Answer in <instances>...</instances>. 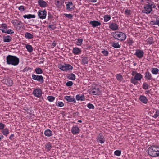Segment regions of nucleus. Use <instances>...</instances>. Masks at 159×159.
Instances as JSON below:
<instances>
[{
	"label": "nucleus",
	"mask_w": 159,
	"mask_h": 159,
	"mask_svg": "<svg viewBox=\"0 0 159 159\" xmlns=\"http://www.w3.org/2000/svg\"><path fill=\"white\" fill-rule=\"evenodd\" d=\"M19 59L16 56L9 55L6 57V62L8 64L17 66L19 64Z\"/></svg>",
	"instance_id": "1"
},
{
	"label": "nucleus",
	"mask_w": 159,
	"mask_h": 159,
	"mask_svg": "<svg viewBox=\"0 0 159 159\" xmlns=\"http://www.w3.org/2000/svg\"><path fill=\"white\" fill-rule=\"evenodd\" d=\"M148 154L155 157L159 156V146H152L149 147L148 150Z\"/></svg>",
	"instance_id": "2"
},
{
	"label": "nucleus",
	"mask_w": 159,
	"mask_h": 159,
	"mask_svg": "<svg viewBox=\"0 0 159 159\" xmlns=\"http://www.w3.org/2000/svg\"><path fill=\"white\" fill-rule=\"evenodd\" d=\"M112 36L116 39L121 41L124 40L126 38V35L123 33L116 31L111 34Z\"/></svg>",
	"instance_id": "3"
},
{
	"label": "nucleus",
	"mask_w": 159,
	"mask_h": 159,
	"mask_svg": "<svg viewBox=\"0 0 159 159\" xmlns=\"http://www.w3.org/2000/svg\"><path fill=\"white\" fill-rule=\"evenodd\" d=\"M152 4L150 5L149 4L145 5L144 7V9L142 10V12L147 14H150L152 11Z\"/></svg>",
	"instance_id": "4"
},
{
	"label": "nucleus",
	"mask_w": 159,
	"mask_h": 159,
	"mask_svg": "<svg viewBox=\"0 0 159 159\" xmlns=\"http://www.w3.org/2000/svg\"><path fill=\"white\" fill-rule=\"evenodd\" d=\"M59 68L62 70L67 71L69 70H72L73 67L69 64H65L63 65L60 66Z\"/></svg>",
	"instance_id": "5"
},
{
	"label": "nucleus",
	"mask_w": 159,
	"mask_h": 159,
	"mask_svg": "<svg viewBox=\"0 0 159 159\" xmlns=\"http://www.w3.org/2000/svg\"><path fill=\"white\" fill-rule=\"evenodd\" d=\"M32 77L33 79L38 81L41 83H43L44 81L43 77L41 75H37L33 74L32 75Z\"/></svg>",
	"instance_id": "6"
},
{
	"label": "nucleus",
	"mask_w": 159,
	"mask_h": 159,
	"mask_svg": "<svg viewBox=\"0 0 159 159\" xmlns=\"http://www.w3.org/2000/svg\"><path fill=\"white\" fill-rule=\"evenodd\" d=\"M42 91L39 88H37L33 91V94L34 96L38 97H40L42 95Z\"/></svg>",
	"instance_id": "7"
},
{
	"label": "nucleus",
	"mask_w": 159,
	"mask_h": 159,
	"mask_svg": "<svg viewBox=\"0 0 159 159\" xmlns=\"http://www.w3.org/2000/svg\"><path fill=\"white\" fill-rule=\"evenodd\" d=\"M38 16L40 19H45L46 16V11L45 10L43 11L39 10L38 12Z\"/></svg>",
	"instance_id": "8"
},
{
	"label": "nucleus",
	"mask_w": 159,
	"mask_h": 159,
	"mask_svg": "<svg viewBox=\"0 0 159 159\" xmlns=\"http://www.w3.org/2000/svg\"><path fill=\"white\" fill-rule=\"evenodd\" d=\"M143 54L144 52L143 51L139 49L136 50V52L135 53V55H136L139 58H142L143 57Z\"/></svg>",
	"instance_id": "9"
},
{
	"label": "nucleus",
	"mask_w": 159,
	"mask_h": 159,
	"mask_svg": "<svg viewBox=\"0 0 159 159\" xmlns=\"http://www.w3.org/2000/svg\"><path fill=\"white\" fill-rule=\"evenodd\" d=\"M91 93L94 95H99L100 94L99 88L98 87L93 88L91 91Z\"/></svg>",
	"instance_id": "10"
},
{
	"label": "nucleus",
	"mask_w": 159,
	"mask_h": 159,
	"mask_svg": "<svg viewBox=\"0 0 159 159\" xmlns=\"http://www.w3.org/2000/svg\"><path fill=\"white\" fill-rule=\"evenodd\" d=\"M89 23L93 27H95L97 26H100L101 25L100 22L96 20L91 21Z\"/></svg>",
	"instance_id": "11"
},
{
	"label": "nucleus",
	"mask_w": 159,
	"mask_h": 159,
	"mask_svg": "<svg viewBox=\"0 0 159 159\" xmlns=\"http://www.w3.org/2000/svg\"><path fill=\"white\" fill-rule=\"evenodd\" d=\"M64 99L69 102H73L74 103H75L76 102L75 99L70 96H66L64 97Z\"/></svg>",
	"instance_id": "12"
},
{
	"label": "nucleus",
	"mask_w": 159,
	"mask_h": 159,
	"mask_svg": "<svg viewBox=\"0 0 159 159\" xmlns=\"http://www.w3.org/2000/svg\"><path fill=\"white\" fill-rule=\"evenodd\" d=\"M38 3L40 7H45L47 6L46 2L43 0H39L38 1Z\"/></svg>",
	"instance_id": "13"
},
{
	"label": "nucleus",
	"mask_w": 159,
	"mask_h": 159,
	"mask_svg": "<svg viewBox=\"0 0 159 159\" xmlns=\"http://www.w3.org/2000/svg\"><path fill=\"white\" fill-rule=\"evenodd\" d=\"M72 52L75 54H79L81 53V50L77 48H74L72 50Z\"/></svg>",
	"instance_id": "14"
},
{
	"label": "nucleus",
	"mask_w": 159,
	"mask_h": 159,
	"mask_svg": "<svg viewBox=\"0 0 159 159\" xmlns=\"http://www.w3.org/2000/svg\"><path fill=\"white\" fill-rule=\"evenodd\" d=\"M140 101L143 103L146 104L148 102V99L146 97L144 96H141L139 97Z\"/></svg>",
	"instance_id": "15"
},
{
	"label": "nucleus",
	"mask_w": 159,
	"mask_h": 159,
	"mask_svg": "<svg viewBox=\"0 0 159 159\" xmlns=\"http://www.w3.org/2000/svg\"><path fill=\"white\" fill-rule=\"evenodd\" d=\"M76 99L77 100H80L81 101L85 100V97L84 95H80V94H78L76 97Z\"/></svg>",
	"instance_id": "16"
},
{
	"label": "nucleus",
	"mask_w": 159,
	"mask_h": 159,
	"mask_svg": "<svg viewBox=\"0 0 159 159\" xmlns=\"http://www.w3.org/2000/svg\"><path fill=\"white\" fill-rule=\"evenodd\" d=\"M109 28L113 30H116L118 29V25L116 24L112 23L110 25Z\"/></svg>",
	"instance_id": "17"
},
{
	"label": "nucleus",
	"mask_w": 159,
	"mask_h": 159,
	"mask_svg": "<svg viewBox=\"0 0 159 159\" xmlns=\"http://www.w3.org/2000/svg\"><path fill=\"white\" fill-rule=\"evenodd\" d=\"M6 84L8 86H11L13 84L12 80L11 79L8 78L5 80Z\"/></svg>",
	"instance_id": "18"
},
{
	"label": "nucleus",
	"mask_w": 159,
	"mask_h": 159,
	"mask_svg": "<svg viewBox=\"0 0 159 159\" xmlns=\"http://www.w3.org/2000/svg\"><path fill=\"white\" fill-rule=\"evenodd\" d=\"M71 131L73 134H75L78 133L80 131V130L78 127L75 126L72 128Z\"/></svg>",
	"instance_id": "19"
},
{
	"label": "nucleus",
	"mask_w": 159,
	"mask_h": 159,
	"mask_svg": "<svg viewBox=\"0 0 159 159\" xmlns=\"http://www.w3.org/2000/svg\"><path fill=\"white\" fill-rule=\"evenodd\" d=\"M55 4L56 6L58 8H60L63 4L62 1L57 0L55 1Z\"/></svg>",
	"instance_id": "20"
},
{
	"label": "nucleus",
	"mask_w": 159,
	"mask_h": 159,
	"mask_svg": "<svg viewBox=\"0 0 159 159\" xmlns=\"http://www.w3.org/2000/svg\"><path fill=\"white\" fill-rule=\"evenodd\" d=\"M142 78V75L140 73H137L134 76V79L138 80H140Z\"/></svg>",
	"instance_id": "21"
},
{
	"label": "nucleus",
	"mask_w": 159,
	"mask_h": 159,
	"mask_svg": "<svg viewBox=\"0 0 159 159\" xmlns=\"http://www.w3.org/2000/svg\"><path fill=\"white\" fill-rule=\"evenodd\" d=\"M67 77L68 78L72 80H75V74L73 73L68 75Z\"/></svg>",
	"instance_id": "22"
},
{
	"label": "nucleus",
	"mask_w": 159,
	"mask_h": 159,
	"mask_svg": "<svg viewBox=\"0 0 159 159\" xmlns=\"http://www.w3.org/2000/svg\"><path fill=\"white\" fill-rule=\"evenodd\" d=\"M145 77L148 80H151L152 79L151 74L148 71H147L145 73Z\"/></svg>",
	"instance_id": "23"
},
{
	"label": "nucleus",
	"mask_w": 159,
	"mask_h": 159,
	"mask_svg": "<svg viewBox=\"0 0 159 159\" xmlns=\"http://www.w3.org/2000/svg\"><path fill=\"white\" fill-rule=\"evenodd\" d=\"M34 15H31L30 14L28 15H24L23 17L24 18L30 19V18H34L35 17Z\"/></svg>",
	"instance_id": "24"
},
{
	"label": "nucleus",
	"mask_w": 159,
	"mask_h": 159,
	"mask_svg": "<svg viewBox=\"0 0 159 159\" xmlns=\"http://www.w3.org/2000/svg\"><path fill=\"white\" fill-rule=\"evenodd\" d=\"M44 134L46 136L49 137L52 135V131L49 129H47L45 131Z\"/></svg>",
	"instance_id": "25"
},
{
	"label": "nucleus",
	"mask_w": 159,
	"mask_h": 159,
	"mask_svg": "<svg viewBox=\"0 0 159 159\" xmlns=\"http://www.w3.org/2000/svg\"><path fill=\"white\" fill-rule=\"evenodd\" d=\"M73 5L72 3L71 2H68V4H66V9L67 10H70L72 8V6Z\"/></svg>",
	"instance_id": "26"
},
{
	"label": "nucleus",
	"mask_w": 159,
	"mask_h": 159,
	"mask_svg": "<svg viewBox=\"0 0 159 159\" xmlns=\"http://www.w3.org/2000/svg\"><path fill=\"white\" fill-rule=\"evenodd\" d=\"M11 37L9 36H7L4 37L3 41L5 42H10L11 40Z\"/></svg>",
	"instance_id": "27"
},
{
	"label": "nucleus",
	"mask_w": 159,
	"mask_h": 159,
	"mask_svg": "<svg viewBox=\"0 0 159 159\" xmlns=\"http://www.w3.org/2000/svg\"><path fill=\"white\" fill-rule=\"evenodd\" d=\"M25 37L26 38L28 39H31L33 38V35L30 33L28 32H26L25 33Z\"/></svg>",
	"instance_id": "28"
},
{
	"label": "nucleus",
	"mask_w": 159,
	"mask_h": 159,
	"mask_svg": "<svg viewBox=\"0 0 159 159\" xmlns=\"http://www.w3.org/2000/svg\"><path fill=\"white\" fill-rule=\"evenodd\" d=\"M26 48L29 52H32L33 49L31 45L27 44L26 46Z\"/></svg>",
	"instance_id": "29"
},
{
	"label": "nucleus",
	"mask_w": 159,
	"mask_h": 159,
	"mask_svg": "<svg viewBox=\"0 0 159 159\" xmlns=\"http://www.w3.org/2000/svg\"><path fill=\"white\" fill-rule=\"evenodd\" d=\"M88 61L89 60L87 57L83 58L82 59V62L83 64H87L88 63Z\"/></svg>",
	"instance_id": "30"
},
{
	"label": "nucleus",
	"mask_w": 159,
	"mask_h": 159,
	"mask_svg": "<svg viewBox=\"0 0 159 159\" xmlns=\"http://www.w3.org/2000/svg\"><path fill=\"white\" fill-rule=\"evenodd\" d=\"M2 133L4 135L7 136L9 133L8 129L7 128L4 129L2 131Z\"/></svg>",
	"instance_id": "31"
},
{
	"label": "nucleus",
	"mask_w": 159,
	"mask_h": 159,
	"mask_svg": "<svg viewBox=\"0 0 159 159\" xmlns=\"http://www.w3.org/2000/svg\"><path fill=\"white\" fill-rule=\"evenodd\" d=\"M159 70L156 68H152L151 71L154 74H157L158 73Z\"/></svg>",
	"instance_id": "32"
},
{
	"label": "nucleus",
	"mask_w": 159,
	"mask_h": 159,
	"mask_svg": "<svg viewBox=\"0 0 159 159\" xmlns=\"http://www.w3.org/2000/svg\"><path fill=\"white\" fill-rule=\"evenodd\" d=\"M36 73L37 74H41L43 73L42 70L39 68H36L35 70Z\"/></svg>",
	"instance_id": "33"
},
{
	"label": "nucleus",
	"mask_w": 159,
	"mask_h": 159,
	"mask_svg": "<svg viewBox=\"0 0 159 159\" xmlns=\"http://www.w3.org/2000/svg\"><path fill=\"white\" fill-rule=\"evenodd\" d=\"M151 24L153 25H157L159 27V19H156V21H151Z\"/></svg>",
	"instance_id": "34"
},
{
	"label": "nucleus",
	"mask_w": 159,
	"mask_h": 159,
	"mask_svg": "<svg viewBox=\"0 0 159 159\" xmlns=\"http://www.w3.org/2000/svg\"><path fill=\"white\" fill-rule=\"evenodd\" d=\"M111 46L116 48H120V46L118 44V43H112Z\"/></svg>",
	"instance_id": "35"
},
{
	"label": "nucleus",
	"mask_w": 159,
	"mask_h": 159,
	"mask_svg": "<svg viewBox=\"0 0 159 159\" xmlns=\"http://www.w3.org/2000/svg\"><path fill=\"white\" fill-rule=\"evenodd\" d=\"M137 80H136L133 77H132L131 79V83L134 84V85H137L138 84V82Z\"/></svg>",
	"instance_id": "36"
},
{
	"label": "nucleus",
	"mask_w": 159,
	"mask_h": 159,
	"mask_svg": "<svg viewBox=\"0 0 159 159\" xmlns=\"http://www.w3.org/2000/svg\"><path fill=\"white\" fill-rule=\"evenodd\" d=\"M104 20L105 22H107L109 21L111 19V17L109 15H106L104 17Z\"/></svg>",
	"instance_id": "37"
},
{
	"label": "nucleus",
	"mask_w": 159,
	"mask_h": 159,
	"mask_svg": "<svg viewBox=\"0 0 159 159\" xmlns=\"http://www.w3.org/2000/svg\"><path fill=\"white\" fill-rule=\"evenodd\" d=\"M116 79L119 80H122L123 79V78L122 75L119 74H117L116 75Z\"/></svg>",
	"instance_id": "38"
},
{
	"label": "nucleus",
	"mask_w": 159,
	"mask_h": 159,
	"mask_svg": "<svg viewBox=\"0 0 159 159\" xmlns=\"http://www.w3.org/2000/svg\"><path fill=\"white\" fill-rule=\"evenodd\" d=\"M55 98V97L52 96H48L47 97L48 100L51 102H53Z\"/></svg>",
	"instance_id": "39"
},
{
	"label": "nucleus",
	"mask_w": 159,
	"mask_h": 159,
	"mask_svg": "<svg viewBox=\"0 0 159 159\" xmlns=\"http://www.w3.org/2000/svg\"><path fill=\"white\" fill-rule=\"evenodd\" d=\"M148 87H149V85L146 83H144L143 84V89H144L145 90H147V89H148Z\"/></svg>",
	"instance_id": "40"
},
{
	"label": "nucleus",
	"mask_w": 159,
	"mask_h": 159,
	"mask_svg": "<svg viewBox=\"0 0 159 159\" xmlns=\"http://www.w3.org/2000/svg\"><path fill=\"white\" fill-rule=\"evenodd\" d=\"M121 151L120 150H117L115 151L114 154L117 156H119L120 155Z\"/></svg>",
	"instance_id": "41"
},
{
	"label": "nucleus",
	"mask_w": 159,
	"mask_h": 159,
	"mask_svg": "<svg viewBox=\"0 0 159 159\" xmlns=\"http://www.w3.org/2000/svg\"><path fill=\"white\" fill-rule=\"evenodd\" d=\"M83 40L81 39H78L77 42V45H81V43L82 42Z\"/></svg>",
	"instance_id": "42"
},
{
	"label": "nucleus",
	"mask_w": 159,
	"mask_h": 159,
	"mask_svg": "<svg viewBox=\"0 0 159 159\" xmlns=\"http://www.w3.org/2000/svg\"><path fill=\"white\" fill-rule=\"evenodd\" d=\"M56 105L60 107H62L64 105V103L61 102H58Z\"/></svg>",
	"instance_id": "43"
},
{
	"label": "nucleus",
	"mask_w": 159,
	"mask_h": 159,
	"mask_svg": "<svg viewBox=\"0 0 159 159\" xmlns=\"http://www.w3.org/2000/svg\"><path fill=\"white\" fill-rule=\"evenodd\" d=\"M158 116H159V111L157 110L156 111L155 114L152 116V117L156 118Z\"/></svg>",
	"instance_id": "44"
},
{
	"label": "nucleus",
	"mask_w": 159,
	"mask_h": 159,
	"mask_svg": "<svg viewBox=\"0 0 159 159\" xmlns=\"http://www.w3.org/2000/svg\"><path fill=\"white\" fill-rule=\"evenodd\" d=\"M64 15L66 16V17L70 19L72 18L73 17L72 15L71 14H64Z\"/></svg>",
	"instance_id": "45"
},
{
	"label": "nucleus",
	"mask_w": 159,
	"mask_h": 159,
	"mask_svg": "<svg viewBox=\"0 0 159 159\" xmlns=\"http://www.w3.org/2000/svg\"><path fill=\"white\" fill-rule=\"evenodd\" d=\"M87 107L90 109H93L94 107V106L92 104L90 103H89L88 104Z\"/></svg>",
	"instance_id": "46"
},
{
	"label": "nucleus",
	"mask_w": 159,
	"mask_h": 159,
	"mask_svg": "<svg viewBox=\"0 0 159 159\" xmlns=\"http://www.w3.org/2000/svg\"><path fill=\"white\" fill-rule=\"evenodd\" d=\"M73 83L71 81H69L67 82L66 84V85L67 86H71L72 85Z\"/></svg>",
	"instance_id": "47"
},
{
	"label": "nucleus",
	"mask_w": 159,
	"mask_h": 159,
	"mask_svg": "<svg viewBox=\"0 0 159 159\" xmlns=\"http://www.w3.org/2000/svg\"><path fill=\"white\" fill-rule=\"evenodd\" d=\"M18 9L20 11H23L25 10V7L23 6H20L18 7Z\"/></svg>",
	"instance_id": "48"
},
{
	"label": "nucleus",
	"mask_w": 159,
	"mask_h": 159,
	"mask_svg": "<svg viewBox=\"0 0 159 159\" xmlns=\"http://www.w3.org/2000/svg\"><path fill=\"white\" fill-rule=\"evenodd\" d=\"M102 53H103L104 55L107 56L108 54V52L107 51L104 50L102 52Z\"/></svg>",
	"instance_id": "49"
},
{
	"label": "nucleus",
	"mask_w": 159,
	"mask_h": 159,
	"mask_svg": "<svg viewBox=\"0 0 159 159\" xmlns=\"http://www.w3.org/2000/svg\"><path fill=\"white\" fill-rule=\"evenodd\" d=\"M130 10L126 9L125 11V13L127 15H129L130 14Z\"/></svg>",
	"instance_id": "50"
},
{
	"label": "nucleus",
	"mask_w": 159,
	"mask_h": 159,
	"mask_svg": "<svg viewBox=\"0 0 159 159\" xmlns=\"http://www.w3.org/2000/svg\"><path fill=\"white\" fill-rule=\"evenodd\" d=\"M49 27L51 28L52 30H54L56 28L52 24L50 25H49Z\"/></svg>",
	"instance_id": "51"
},
{
	"label": "nucleus",
	"mask_w": 159,
	"mask_h": 159,
	"mask_svg": "<svg viewBox=\"0 0 159 159\" xmlns=\"http://www.w3.org/2000/svg\"><path fill=\"white\" fill-rule=\"evenodd\" d=\"M97 141L98 142H99L101 143H103L104 142V140H102V139H98Z\"/></svg>",
	"instance_id": "52"
},
{
	"label": "nucleus",
	"mask_w": 159,
	"mask_h": 159,
	"mask_svg": "<svg viewBox=\"0 0 159 159\" xmlns=\"http://www.w3.org/2000/svg\"><path fill=\"white\" fill-rule=\"evenodd\" d=\"M4 126L5 125L4 124L2 123H0V129H3Z\"/></svg>",
	"instance_id": "53"
},
{
	"label": "nucleus",
	"mask_w": 159,
	"mask_h": 159,
	"mask_svg": "<svg viewBox=\"0 0 159 159\" xmlns=\"http://www.w3.org/2000/svg\"><path fill=\"white\" fill-rule=\"evenodd\" d=\"M127 42L128 43L132 44L133 43V41L132 39L129 38L127 40Z\"/></svg>",
	"instance_id": "54"
},
{
	"label": "nucleus",
	"mask_w": 159,
	"mask_h": 159,
	"mask_svg": "<svg viewBox=\"0 0 159 159\" xmlns=\"http://www.w3.org/2000/svg\"><path fill=\"white\" fill-rule=\"evenodd\" d=\"M102 133H100L98 136V139H102Z\"/></svg>",
	"instance_id": "55"
},
{
	"label": "nucleus",
	"mask_w": 159,
	"mask_h": 159,
	"mask_svg": "<svg viewBox=\"0 0 159 159\" xmlns=\"http://www.w3.org/2000/svg\"><path fill=\"white\" fill-rule=\"evenodd\" d=\"M7 33L8 34H11L13 33V32L12 30H7Z\"/></svg>",
	"instance_id": "56"
},
{
	"label": "nucleus",
	"mask_w": 159,
	"mask_h": 159,
	"mask_svg": "<svg viewBox=\"0 0 159 159\" xmlns=\"http://www.w3.org/2000/svg\"><path fill=\"white\" fill-rule=\"evenodd\" d=\"M1 27L3 28V29H7V26L5 24H3L1 25Z\"/></svg>",
	"instance_id": "57"
},
{
	"label": "nucleus",
	"mask_w": 159,
	"mask_h": 159,
	"mask_svg": "<svg viewBox=\"0 0 159 159\" xmlns=\"http://www.w3.org/2000/svg\"><path fill=\"white\" fill-rule=\"evenodd\" d=\"M0 30L2 31V32L3 33H7V29H0Z\"/></svg>",
	"instance_id": "58"
},
{
	"label": "nucleus",
	"mask_w": 159,
	"mask_h": 159,
	"mask_svg": "<svg viewBox=\"0 0 159 159\" xmlns=\"http://www.w3.org/2000/svg\"><path fill=\"white\" fill-rule=\"evenodd\" d=\"M14 134H11V135L9 137V139H11V140H12L13 139V137H14Z\"/></svg>",
	"instance_id": "59"
},
{
	"label": "nucleus",
	"mask_w": 159,
	"mask_h": 159,
	"mask_svg": "<svg viewBox=\"0 0 159 159\" xmlns=\"http://www.w3.org/2000/svg\"><path fill=\"white\" fill-rule=\"evenodd\" d=\"M51 147V146L50 145V144H48L47 145L46 147H47L48 148H50V147Z\"/></svg>",
	"instance_id": "60"
},
{
	"label": "nucleus",
	"mask_w": 159,
	"mask_h": 159,
	"mask_svg": "<svg viewBox=\"0 0 159 159\" xmlns=\"http://www.w3.org/2000/svg\"><path fill=\"white\" fill-rule=\"evenodd\" d=\"M148 43L149 44H151L153 42L152 41H151V40H149L148 41Z\"/></svg>",
	"instance_id": "61"
},
{
	"label": "nucleus",
	"mask_w": 159,
	"mask_h": 159,
	"mask_svg": "<svg viewBox=\"0 0 159 159\" xmlns=\"http://www.w3.org/2000/svg\"><path fill=\"white\" fill-rule=\"evenodd\" d=\"M21 21H18V22L16 23V24L17 25H20V23H21Z\"/></svg>",
	"instance_id": "62"
},
{
	"label": "nucleus",
	"mask_w": 159,
	"mask_h": 159,
	"mask_svg": "<svg viewBox=\"0 0 159 159\" xmlns=\"http://www.w3.org/2000/svg\"><path fill=\"white\" fill-rule=\"evenodd\" d=\"M56 43H52V45L53 46V47H55L56 46Z\"/></svg>",
	"instance_id": "63"
},
{
	"label": "nucleus",
	"mask_w": 159,
	"mask_h": 159,
	"mask_svg": "<svg viewBox=\"0 0 159 159\" xmlns=\"http://www.w3.org/2000/svg\"><path fill=\"white\" fill-rule=\"evenodd\" d=\"M91 2H97V0H91Z\"/></svg>",
	"instance_id": "64"
}]
</instances>
